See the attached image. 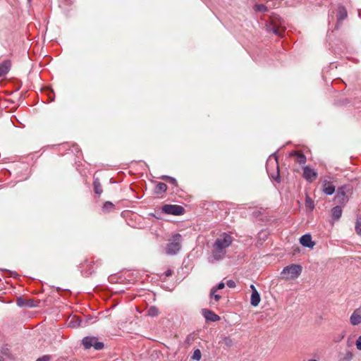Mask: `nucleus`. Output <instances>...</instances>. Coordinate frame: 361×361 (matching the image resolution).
Listing matches in <instances>:
<instances>
[{"label": "nucleus", "instance_id": "nucleus-17", "mask_svg": "<svg viewBox=\"0 0 361 361\" xmlns=\"http://www.w3.org/2000/svg\"><path fill=\"white\" fill-rule=\"evenodd\" d=\"M290 157H294L295 161L300 164H305L306 162V157L299 152H292L290 153Z\"/></svg>", "mask_w": 361, "mask_h": 361}, {"label": "nucleus", "instance_id": "nucleus-3", "mask_svg": "<svg viewBox=\"0 0 361 361\" xmlns=\"http://www.w3.org/2000/svg\"><path fill=\"white\" fill-rule=\"evenodd\" d=\"M182 236L179 233L174 234L166 248V254L173 255L181 248Z\"/></svg>", "mask_w": 361, "mask_h": 361}, {"label": "nucleus", "instance_id": "nucleus-31", "mask_svg": "<svg viewBox=\"0 0 361 361\" xmlns=\"http://www.w3.org/2000/svg\"><path fill=\"white\" fill-rule=\"evenodd\" d=\"M353 357V354L350 351H347L344 356L343 357L342 360L343 361H350Z\"/></svg>", "mask_w": 361, "mask_h": 361}, {"label": "nucleus", "instance_id": "nucleus-10", "mask_svg": "<svg viewBox=\"0 0 361 361\" xmlns=\"http://www.w3.org/2000/svg\"><path fill=\"white\" fill-rule=\"evenodd\" d=\"M302 170V177L307 182L312 183L317 178V172L314 169H311L309 166H304Z\"/></svg>", "mask_w": 361, "mask_h": 361}, {"label": "nucleus", "instance_id": "nucleus-14", "mask_svg": "<svg viewBox=\"0 0 361 361\" xmlns=\"http://www.w3.org/2000/svg\"><path fill=\"white\" fill-rule=\"evenodd\" d=\"M300 243L302 246L309 248H312L315 245L314 242L312 240L310 234H305L302 235L300 238Z\"/></svg>", "mask_w": 361, "mask_h": 361}, {"label": "nucleus", "instance_id": "nucleus-19", "mask_svg": "<svg viewBox=\"0 0 361 361\" xmlns=\"http://www.w3.org/2000/svg\"><path fill=\"white\" fill-rule=\"evenodd\" d=\"M17 305L19 307L27 306L30 307H32L36 306L35 301L34 300H32V299L24 300V299H22L21 298H20L17 300Z\"/></svg>", "mask_w": 361, "mask_h": 361}, {"label": "nucleus", "instance_id": "nucleus-21", "mask_svg": "<svg viewBox=\"0 0 361 361\" xmlns=\"http://www.w3.org/2000/svg\"><path fill=\"white\" fill-rule=\"evenodd\" d=\"M167 189V185L164 183H158L155 187L154 192L157 195L165 192Z\"/></svg>", "mask_w": 361, "mask_h": 361}, {"label": "nucleus", "instance_id": "nucleus-28", "mask_svg": "<svg viewBox=\"0 0 361 361\" xmlns=\"http://www.w3.org/2000/svg\"><path fill=\"white\" fill-rule=\"evenodd\" d=\"M216 291L215 288H212L210 291V296L212 298L214 299L215 302H218L221 298V295L216 294Z\"/></svg>", "mask_w": 361, "mask_h": 361}, {"label": "nucleus", "instance_id": "nucleus-12", "mask_svg": "<svg viewBox=\"0 0 361 361\" xmlns=\"http://www.w3.org/2000/svg\"><path fill=\"white\" fill-rule=\"evenodd\" d=\"M267 30L276 35L282 37L283 32L285 31V26L282 25L281 23H280V25H277L276 23H273L267 26Z\"/></svg>", "mask_w": 361, "mask_h": 361}, {"label": "nucleus", "instance_id": "nucleus-29", "mask_svg": "<svg viewBox=\"0 0 361 361\" xmlns=\"http://www.w3.org/2000/svg\"><path fill=\"white\" fill-rule=\"evenodd\" d=\"M114 205L111 202H106L104 204L103 210L109 212V211L112 210L114 209Z\"/></svg>", "mask_w": 361, "mask_h": 361}, {"label": "nucleus", "instance_id": "nucleus-40", "mask_svg": "<svg viewBox=\"0 0 361 361\" xmlns=\"http://www.w3.org/2000/svg\"><path fill=\"white\" fill-rule=\"evenodd\" d=\"M187 341H188V343H189V342H190V340H189V338H187Z\"/></svg>", "mask_w": 361, "mask_h": 361}, {"label": "nucleus", "instance_id": "nucleus-2", "mask_svg": "<svg viewBox=\"0 0 361 361\" xmlns=\"http://www.w3.org/2000/svg\"><path fill=\"white\" fill-rule=\"evenodd\" d=\"M352 187L350 185H343L338 187L335 195V201L339 204L344 206L349 200L348 194L351 192Z\"/></svg>", "mask_w": 361, "mask_h": 361}, {"label": "nucleus", "instance_id": "nucleus-8", "mask_svg": "<svg viewBox=\"0 0 361 361\" xmlns=\"http://www.w3.org/2000/svg\"><path fill=\"white\" fill-rule=\"evenodd\" d=\"M162 212L167 214L180 215L184 212L183 207L176 204H165L162 207Z\"/></svg>", "mask_w": 361, "mask_h": 361}, {"label": "nucleus", "instance_id": "nucleus-11", "mask_svg": "<svg viewBox=\"0 0 361 361\" xmlns=\"http://www.w3.org/2000/svg\"><path fill=\"white\" fill-rule=\"evenodd\" d=\"M87 321H84L78 316L74 315L68 321V326L71 328L85 327L87 325Z\"/></svg>", "mask_w": 361, "mask_h": 361}, {"label": "nucleus", "instance_id": "nucleus-9", "mask_svg": "<svg viewBox=\"0 0 361 361\" xmlns=\"http://www.w3.org/2000/svg\"><path fill=\"white\" fill-rule=\"evenodd\" d=\"M212 252L211 255L208 257V261L210 263H214L223 259L226 255V250H219L212 246Z\"/></svg>", "mask_w": 361, "mask_h": 361}, {"label": "nucleus", "instance_id": "nucleus-32", "mask_svg": "<svg viewBox=\"0 0 361 361\" xmlns=\"http://www.w3.org/2000/svg\"><path fill=\"white\" fill-rule=\"evenodd\" d=\"M355 231L359 235H361V221L358 220L357 221L355 224Z\"/></svg>", "mask_w": 361, "mask_h": 361}, {"label": "nucleus", "instance_id": "nucleus-30", "mask_svg": "<svg viewBox=\"0 0 361 361\" xmlns=\"http://www.w3.org/2000/svg\"><path fill=\"white\" fill-rule=\"evenodd\" d=\"M255 10L259 12H265L267 11V8L264 4H257L255 6Z\"/></svg>", "mask_w": 361, "mask_h": 361}, {"label": "nucleus", "instance_id": "nucleus-18", "mask_svg": "<svg viewBox=\"0 0 361 361\" xmlns=\"http://www.w3.org/2000/svg\"><path fill=\"white\" fill-rule=\"evenodd\" d=\"M342 205H336L333 207L331 209V217L333 220L337 221L338 220L342 215Z\"/></svg>", "mask_w": 361, "mask_h": 361}, {"label": "nucleus", "instance_id": "nucleus-5", "mask_svg": "<svg viewBox=\"0 0 361 361\" xmlns=\"http://www.w3.org/2000/svg\"><path fill=\"white\" fill-rule=\"evenodd\" d=\"M302 272V267L299 264H290L283 268L281 274L286 279H297Z\"/></svg>", "mask_w": 361, "mask_h": 361}, {"label": "nucleus", "instance_id": "nucleus-1", "mask_svg": "<svg viewBox=\"0 0 361 361\" xmlns=\"http://www.w3.org/2000/svg\"><path fill=\"white\" fill-rule=\"evenodd\" d=\"M266 169L270 178L277 182L280 181L281 178L279 174L278 158L275 154L270 155L268 158L267 161Z\"/></svg>", "mask_w": 361, "mask_h": 361}, {"label": "nucleus", "instance_id": "nucleus-34", "mask_svg": "<svg viewBox=\"0 0 361 361\" xmlns=\"http://www.w3.org/2000/svg\"><path fill=\"white\" fill-rule=\"evenodd\" d=\"M226 285L228 287L231 288H235V283L234 281L233 280H228L227 282H226Z\"/></svg>", "mask_w": 361, "mask_h": 361}, {"label": "nucleus", "instance_id": "nucleus-35", "mask_svg": "<svg viewBox=\"0 0 361 361\" xmlns=\"http://www.w3.org/2000/svg\"><path fill=\"white\" fill-rule=\"evenodd\" d=\"M224 343H225V345H226L227 346H231V345H232V344H233V341H232V340H231L230 338H228V337H226V338H224Z\"/></svg>", "mask_w": 361, "mask_h": 361}, {"label": "nucleus", "instance_id": "nucleus-33", "mask_svg": "<svg viewBox=\"0 0 361 361\" xmlns=\"http://www.w3.org/2000/svg\"><path fill=\"white\" fill-rule=\"evenodd\" d=\"M355 345L357 350H361V336L357 338Z\"/></svg>", "mask_w": 361, "mask_h": 361}, {"label": "nucleus", "instance_id": "nucleus-22", "mask_svg": "<svg viewBox=\"0 0 361 361\" xmlns=\"http://www.w3.org/2000/svg\"><path fill=\"white\" fill-rule=\"evenodd\" d=\"M347 17V11L343 6H340L338 11V20L341 21Z\"/></svg>", "mask_w": 361, "mask_h": 361}, {"label": "nucleus", "instance_id": "nucleus-16", "mask_svg": "<svg viewBox=\"0 0 361 361\" xmlns=\"http://www.w3.org/2000/svg\"><path fill=\"white\" fill-rule=\"evenodd\" d=\"M202 314L207 321L217 322L220 320V317L219 315L207 309H202Z\"/></svg>", "mask_w": 361, "mask_h": 361}, {"label": "nucleus", "instance_id": "nucleus-20", "mask_svg": "<svg viewBox=\"0 0 361 361\" xmlns=\"http://www.w3.org/2000/svg\"><path fill=\"white\" fill-rule=\"evenodd\" d=\"M11 68V63L8 61H5L0 64V77L5 75Z\"/></svg>", "mask_w": 361, "mask_h": 361}, {"label": "nucleus", "instance_id": "nucleus-15", "mask_svg": "<svg viewBox=\"0 0 361 361\" xmlns=\"http://www.w3.org/2000/svg\"><path fill=\"white\" fill-rule=\"evenodd\" d=\"M250 288L252 289V294L250 298V303L252 306L257 307L260 302V295L258 291L256 290L254 285L250 286Z\"/></svg>", "mask_w": 361, "mask_h": 361}, {"label": "nucleus", "instance_id": "nucleus-6", "mask_svg": "<svg viewBox=\"0 0 361 361\" xmlns=\"http://www.w3.org/2000/svg\"><path fill=\"white\" fill-rule=\"evenodd\" d=\"M82 343L85 349H90L93 347L95 350H99L104 348V343L98 341L95 337L85 336L82 341Z\"/></svg>", "mask_w": 361, "mask_h": 361}, {"label": "nucleus", "instance_id": "nucleus-24", "mask_svg": "<svg viewBox=\"0 0 361 361\" xmlns=\"http://www.w3.org/2000/svg\"><path fill=\"white\" fill-rule=\"evenodd\" d=\"M161 179L166 180L169 183H170L176 187L178 185L177 180L173 177L168 176H163L161 177Z\"/></svg>", "mask_w": 361, "mask_h": 361}, {"label": "nucleus", "instance_id": "nucleus-39", "mask_svg": "<svg viewBox=\"0 0 361 361\" xmlns=\"http://www.w3.org/2000/svg\"><path fill=\"white\" fill-rule=\"evenodd\" d=\"M306 202H307V204H308V202H312V201L310 200V198H307V199L306 200Z\"/></svg>", "mask_w": 361, "mask_h": 361}, {"label": "nucleus", "instance_id": "nucleus-41", "mask_svg": "<svg viewBox=\"0 0 361 361\" xmlns=\"http://www.w3.org/2000/svg\"><path fill=\"white\" fill-rule=\"evenodd\" d=\"M32 0H27L28 2H30Z\"/></svg>", "mask_w": 361, "mask_h": 361}, {"label": "nucleus", "instance_id": "nucleus-27", "mask_svg": "<svg viewBox=\"0 0 361 361\" xmlns=\"http://www.w3.org/2000/svg\"><path fill=\"white\" fill-rule=\"evenodd\" d=\"M201 351L199 349H196L194 350L193 355H192L191 358L192 360L199 361L201 359Z\"/></svg>", "mask_w": 361, "mask_h": 361}, {"label": "nucleus", "instance_id": "nucleus-13", "mask_svg": "<svg viewBox=\"0 0 361 361\" xmlns=\"http://www.w3.org/2000/svg\"><path fill=\"white\" fill-rule=\"evenodd\" d=\"M350 322L353 326L361 324V306L354 310L350 317Z\"/></svg>", "mask_w": 361, "mask_h": 361}, {"label": "nucleus", "instance_id": "nucleus-4", "mask_svg": "<svg viewBox=\"0 0 361 361\" xmlns=\"http://www.w3.org/2000/svg\"><path fill=\"white\" fill-rule=\"evenodd\" d=\"M233 240V238L231 235L223 233L216 239L213 247L219 248V250H226V249L231 245Z\"/></svg>", "mask_w": 361, "mask_h": 361}, {"label": "nucleus", "instance_id": "nucleus-25", "mask_svg": "<svg viewBox=\"0 0 361 361\" xmlns=\"http://www.w3.org/2000/svg\"><path fill=\"white\" fill-rule=\"evenodd\" d=\"M345 332L344 331H343L341 333H340L339 334H337V335H335L333 337V341L334 343H339L341 342L343 338L345 337Z\"/></svg>", "mask_w": 361, "mask_h": 361}, {"label": "nucleus", "instance_id": "nucleus-37", "mask_svg": "<svg viewBox=\"0 0 361 361\" xmlns=\"http://www.w3.org/2000/svg\"><path fill=\"white\" fill-rule=\"evenodd\" d=\"M50 356L49 355H44L42 357L38 358L36 361H49Z\"/></svg>", "mask_w": 361, "mask_h": 361}, {"label": "nucleus", "instance_id": "nucleus-38", "mask_svg": "<svg viewBox=\"0 0 361 361\" xmlns=\"http://www.w3.org/2000/svg\"><path fill=\"white\" fill-rule=\"evenodd\" d=\"M164 274H165V276H166V277L171 276L172 275V270H171V269H168V270H166V271H165Z\"/></svg>", "mask_w": 361, "mask_h": 361}, {"label": "nucleus", "instance_id": "nucleus-23", "mask_svg": "<svg viewBox=\"0 0 361 361\" xmlns=\"http://www.w3.org/2000/svg\"><path fill=\"white\" fill-rule=\"evenodd\" d=\"M159 314V309L155 306H151L147 310V314L150 317H157Z\"/></svg>", "mask_w": 361, "mask_h": 361}, {"label": "nucleus", "instance_id": "nucleus-7", "mask_svg": "<svg viewBox=\"0 0 361 361\" xmlns=\"http://www.w3.org/2000/svg\"><path fill=\"white\" fill-rule=\"evenodd\" d=\"M331 176H324L322 179V192L326 195H331L336 191V186L334 185Z\"/></svg>", "mask_w": 361, "mask_h": 361}, {"label": "nucleus", "instance_id": "nucleus-26", "mask_svg": "<svg viewBox=\"0 0 361 361\" xmlns=\"http://www.w3.org/2000/svg\"><path fill=\"white\" fill-rule=\"evenodd\" d=\"M94 190L96 194L100 195L102 192L101 184L97 180L94 181Z\"/></svg>", "mask_w": 361, "mask_h": 361}, {"label": "nucleus", "instance_id": "nucleus-36", "mask_svg": "<svg viewBox=\"0 0 361 361\" xmlns=\"http://www.w3.org/2000/svg\"><path fill=\"white\" fill-rule=\"evenodd\" d=\"M225 287V284L223 282L219 283L217 286L213 287L212 288H215L216 291L217 290H221Z\"/></svg>", "mask_w": 361, "mask_h": 361}]
</instances>
